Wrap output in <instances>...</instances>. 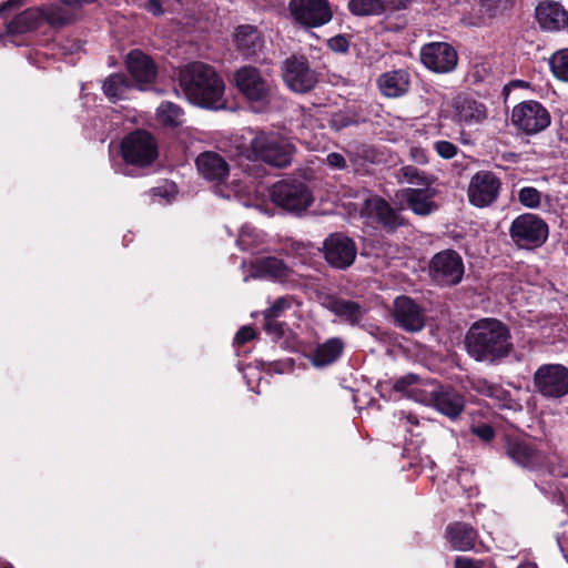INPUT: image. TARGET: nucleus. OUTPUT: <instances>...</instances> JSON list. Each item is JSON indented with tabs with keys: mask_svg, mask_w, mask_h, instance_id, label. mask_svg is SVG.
<instances>
[{
	"mask_svg": "<svg viewBox=\"0 0 568 568\" xmlns=\"http://www.w3.org/2000/svg\"><path fill=\"white\" fill-rule=\"evenodd\" d=\"M435 192L428 189H412L408 187L403 191V199L407 203V206L418 215H428L436 207L432 201Z\"/></svg>",
	"mask_w": 568,
	"mask_h": 568,
	"instance_id": "obj_30",
	"label": "nucleus"
},
{
	"mask_svg": "<svg viewBox=\"0 0 568 568\" xmlns=\"http://www.w3.org/2000/svg\"><path fill=\"white\" fill-rule=\"evenodd\" d=\"M234 43L244 57H252L263 49L264 38L256 27L242 24L235 29Z\"/></svg>",
	"mask_w": 568,
	"mask_h": 568,
	"instance_id": "obj_27",
	"label": "nucleus"
},
{
	"mask_svg": "<svg viewBox=\"0 0 568 568\" xmlns=\"http://www.w3.org/2000/svg\"><path fill=\"white\" fill-rule=\"evenodd\" d=\"M566 29L568 30V9L566 10Z\"/></svg>",
	"mask_w": 568,
	"mask_h": 568,
	"instance_id": "obj_59",
	"label": "nucleus"
},
{
	"mask_svg": "<svg viewBox=\"0 0 568 568\" xmlns=\"http://www.w3.org/2000/svg\"><path fill=\"white\" fill-rule=\"evenodd\" d=\"M428 382H419L418 376L415 374H408L399 377L393 385L394 390L406 395L414 399L413 390L415 387L424 386Z\"/></svg>",
	"mask_w": 568,
	"mask_h": 568,
	"instance_id": "obj_40",
	"label": "nucleus"
},
{
	"mask_svg": "<svg viewBox=\"0 0 568 568\" xmlns=\"http://www.w3.org/2000/svg\"><path fill=\"white\" fill-rule=\"evenodd\" d=\"M474 387L480 394H483L485 396H489V397L496 396L497 392H498V387L496 385L487 382L486 379H478L474 384Z\"/></svg>",
	"mask_w": 568,
	"mask_h": 568,
	"instance_id": "obj_48",
	"label": "nucleus"
},
{
	"mask_svg": "<svg viewBox=\"0 0 568 568\" xmlns=\"http://www.w3.org/2000/svg\"><path fill=\"white\" fill-rule=\"evenodd\" d=\"M408 420H409L410 423H413V424H417V423H418V422H417V419H416L415 417H410V416H408Z\"/></svg>",
	"mask_w": 568,
	"mask_h": 568,
	"instance_id": "obj_58",
	"label": "nucleus"
},
{
	"mask_svg": "<svg viewBox=\"0 0 568 568\" xmlns=\"http://www.w3.org/2000/svg\"><path fill=\"white\" fill-rule=\"evenodd\" d=\"M549 63L554 75L561 81L568 82V48L555 52Z\"/></svg>",
	"mask_w": 568,
	"mask_h": 568,
	"instance_id": "obj_39",
	"label": "nucleus"
},
{
	"mask_svg": "<svg viewBox=\"0 0 568 568\" xmlns=\"http://www.w3.org/2000/svg\"><path fill=\"white\" fill-rule=\"evenodd\" d=\"M255 337V332L250 326H243L235 335V343L243 345Z\"/></svg>",
	"mask_w": 568,
	"mask_h": 568,
	"instance_id": "obj_52",
	"label": "nucleus"
},
{
	"mask_svg": "<svg viewBox=\"0 0 568 568\" xmlns=\"http://www.w3.org/2000/svg\"><path fill=\"white\" fill-rule=\"evenodd\" d=\"M422 63L436 73H448L455 70L458 55L455 48L447 42H429L422 47Z\"/></svg>",
	"mask_w": 568,
	"mask_h": 568,
	"instance_id": "obj_16",
	"label": "nucleus"
},
{
	"mask_svg": "<svg viewBox=\"0 0 568 568\" xmlns=\"http://www.w3.org/2000/svg\"><path fill=\"white\" fill-rule=\"evenodd\" d=\"M348 162L346 153L332 152L326 156V164L333 170H346Z\"/></svg>",
	"mask_w": 568,
	"mask_h": 568,
	"instance_id": "obj_46",
	"label": "nucleus"
},
{
	"mask_svg": "<svg viewBox=\"0 0 568 568\" xmlns=\"http://www.w3.org/2000/svg\"><path fill=\"white\" fill-rule=\"evenodd\" d=\"M283 80L287 87L297 93L312 90L316 82V72L311 68L304 55H292L283 63Z\"/></svg>",
	"mask_w": 568,
	"mask_h": 568,
	"instance_id": "obj_14",
	"label": "nucleus"
},
{
	"mask_svg": "<svg viewBox=\"0 0 568 568\" xmlns=\"http://www.w3.org/2000/svg\"><path fill=\"white\" fill-rule=\"evenodd\" d=\"M347 8L356 16H373L385 12L383 0H349Z\"/></svg>",
	"mask_w": 568,
	"mask_h": 568,
	"instance_id": "obj_38",
	"label": "nucleus"
},
{
	"mask_svg": "<svg viewBox=\"0 0 568 568\" xmlns=\"http://www.w3.org/2000/svg\"><path fill=\"white\" fill-rule=\"evenodd\" d=\"M548 234L547 223L532 213L517 216L509 227L510 239L521 248L540 247L547 241Z\"/></svg>",
	"mask_w": 568,
	"mask_h": 568,
	"instance_id": "obj_7",
	"label": "nucleus"
},
{
	"mask_svg": "<svg viewBox=\"0 0 568 568\" xmlns=\"http://www.w3.org/2000/svg\"><path fill=\"white\" fill-rule=\"evenodd\" d=\"M433 148L436 151V153L438 154V156H440L442 159H445V160H450V159L455 158L458 153L457 145H455L450 141H446V140L435 141L433 144Z\"/></svg>",
	"mask_w": 568,
	"mask_h": 568,
	"instance_id": "obj_44",
	"label": "nucleus"
},
{
	"mask_svg": "<svg viewBox=\"0 0 568 568\" xmlns=\"http://www.w3.org/2000/svg\"><path fill=\"white\" fill-rule=\"evenodd\" d=\"M429 274L439 285L458 284L464 275L462 256L453 250H445L435 254L429 264Z\"/></svg>",
	"mask_w": 568,
	"mask_h": 568,
	"instance_id": "obj_12",
	"label": "nucleus"
},
{
	"mask_svg": "<svg viewBox=\"0 0 568 568\" xmlns=\"http://www.w3.org/2000/svg\"><path fill=\"white\" fill-rule=\"evenodd\" d=\"M327 47L336 53H346L349 49V40L346 36L337 34L327 41Z\"/></svg>",
	"mask_w": 568,
	"mask_h": 568,
	"instance_id": "obj_47",
	"label": "nucleus"
},
{
	"mask_svg": "<svg viewBox=\"0 0 568 568\" xmlns=\"http://www.w3.org/2000/svg\"><path fill=\"white\" fill-rule=\"evenodd\" d=\"M500 180L490 171H479L470 179L467 195L469 202L477 207L493 204L500 191Z\"/></svg>",
	"mask_w": 568,
	"mask_h": 568,
	"instance_id": "obj_17",
	"label": "nucleus"
},
{
	"mask_svg": "<svg viewBox=\"0 0 568 568\" xmlns=\"http://www.w3.org/2000/svg\"><path fill=\"white\" fill-rule=\"evenodd\" d=\"M272 201L290 212H302L313 203L308 186L298 180H282L271 189Z\"/></svg>",
	"mask_w": 568,
	"mask_h": 568,
	"instance_id": "obj_9",
	"label": "nucleus"
},
{
	"mask_svg": "<svg viewBox=\"0 0 568 568\" xmlns=\"http://www.w3.org/2000/svg\"><path fill=\"white\" fill-rule=\"evenodd\" d=\"M23 0H9L0 7V30L6 36L22 34L36 29L43 21L42 10L29 8L20 11Z\"/></svg>",
	"mask_w": 568,
	"mask_h": 568,
	"instance_id": "obj_6",
	"label": "nucleus"
},
{
	"mask_svg": "<svg viewBox=\"0 0 568 568\" xmlns=\"http://www.w3.org/2000/svg\"><path fill=\"white\" fill-rule=\"evenodd\" d=\"M473 434L483 439L484 442H489L495 436L494 428L488 424H481L478 426L471 427Z\"/></svg>",
	"mask_w": 568,
	"mask_h": 568,
	"instance_id": "obj_49",
	"label": "nucleus"
},
{
	"mask_svg": "<svg viewBox=\"0 0 568 568\" xmlns=\"http://www.w3.org/2000/svg\"><path fill=\"white\" fill-rule=\"evenodd\" d=\"M121 153L126 163L145 166L156 159L158 145L149 132L138 130L123 139Z\"/></svg>",
	"mask_w": 568,
	"mask_h": 568,
	"instance_id": "obj_10",
	"label": "nucleus"
},
{
	"mask_svg": "<svg viewBox=\"0 0 568 568\" xmlns=\"http://www.w3.org/2000/svg\"><path fill=\"white\" fill-rule=\"evenodd\" d=\"M446 537L455 550L467 551L474 548L478 534L466 523H454L446 529Z\"/></svg>",
	"mask_w": 568,
	"mask_h": 568,
	"instance_id": "obj_29",
	"label": "nucleus"
},
{
	"mask_svg": "<svg viewBox=\"0 0 568 568\" xmlns=\"http://www.w3.org/2000/svg\"><path fill=\"white\" fill-rule=\"evenodd\" d=\"M97 0H60L61 3L69 6L73 9V12L78 16L79 11L84 4L93 3Z\"/></svg>",
	"mask_w": 568,
	"mask_h": 568,
	"instance_id": "obj_56",
	"label": "nucleus"
},
{
	"mask_svg": "<svg viewBox=\"0 0 568 568\" xmlns=\"http://www.w3.org/2000/svg\"><path fill=\"white\" fill-rule=\"evenodd\" d=\"M511 121L526 134H536L550 124V114L537 101H525L513 109Z\"/></svg>",
	"mask_w": 568,
	"mask_h": 568,
	"instance_id": "obj_13",
	"label": "nucleus"
},
{
	"mask_svg": "<svg viewBox=\"0 0 568 568\" xmlns=\"http://www.w3.org/2000/svg\"><path fill=\"white\" fill-rule=\"evenodd\" d=\"M276 318L277 317H264V329L272 334L282 335V325Z\"/></svg>",
	"mask_w": 568,
	"mask_h": 568,
	"instance_id": "obj_54",
	"label": "nucleus"
},
{
	"mask_svg": "<svg viewBox=\"0 0 568 568\" xmlns=\"http://www.w3.org/2000/svg\"><path fill=\"white\" fill-rule=\"evenodd\" d=\"M539 27L547 31L566 29V10L559 2L544 0L535 9Z\"/></svg>",
	"mask_w": 568,
	"mask_h": 568,
	"instance_id": "obj_23",
	"label": "nucleus"
},
{
	"mask_svg": "<svg viewBox=\"0 0 568 568\" xmlns=\"http://www.w3.org/2000/svg\"><path fill=\"white\" fill-rule=\"evenodd\" d=\"M43 13V20L53 28H61L77 20L78 16L69 6H65L58 0L57 3L47 8Z\"/></svg>",
	"mask_w": 568,
	"mask_h": 568,
	"instance_id": "obj_33",
	"label": "nucleus"
},
{
	"mask_svg": "<svg viewBox=\"0 0 568 568\" xmlns=\"http://www.w3.org/2000/svg\"><path fill=\"white\" fill-rule=\"evenodd\" d=\"M256 237H257V234H255L254 229H252L250 226H244V227H242V230L240 232V235L237 239V244L241 247V250L251 251L256 245Z\"/></svg>",
	"mask_w": 568,
	"mask_h": 568,
	"instance_id": "obj_43",
	"label": "nucleus"
},
{
	"mask_svg": "<svg viewBox=\"0 0 568 568\" xmlns=\"http://www.w3.org/2000/svg\"><path fill=\"white\" fill-rule=\"evenodd\" d=\"M414 0H383L386 10L395 11L406 9Z\"/></svg>",
	"mask_w": 568,
	"mask_h": 568,
	"instance_id": "obj_53",
	"label": "nucleus"
},
{
	"mask_svg": "<svg viewBox=\"0 0 568 568\" xmlns=\"http://www.w3.org/2000/svg\"><path fill=\"white\" fill-rule=\"evenodd\" d=\"M199 173L207 181L222 183L230 172V166L224 158L215 152H203L196 158Z\"/></svg>",
	"mask_w": 568,
	"mask_h": 568,
	"instance_id": "obj_24",
	"label": "nucleus"
},
{
	"mask_svg": "<svg viewBox=\"0 0 568 568\" xmlns=\"http://www.w3.org/2000/svg\"><path fill=\"white\" fill-rule=\"evenodd\" d=\"M518 568H537V567L532 564H526V565H520Z\"/></svg>",
	"mask_w": 568,
	"mask_h": 568,
	"instance_id": "obj_57",
	"label": "nucleus"
},
{
	"mask_svg": "<svg viewBox=\"0 0 568 568\" xmlns=\"http://www.w3.org/2000/svg\"><path fill=\"white\" fill-rule=\"evenodd\" d=\"M288 10L293 19L306 28L322 27L333 18L328 0H291Z\"/></svg>",
	"mask_w": 568,
	"mask_h": 568,
	"instance_id": "obj_11",
	"label": "nucleus"
},
{
	"mask_svg": "<svg viewBox=\"0 0 568 568\" xmlns=\"http://www.w3.org/2000/svg\"><path fill=\"white\" fill-rule=\"evenodd\" d=\"M414 400L435 408L452 420L457 419L465 408L464 395L452 386L428 382L424 386L415 387Z\"/></svg>",
	"mask_w": 568,
	"mask_h": 568,
	"instance_id": "obj_4",
	"label": "nucleus"
},
{
	"mask_svg": "<svg viewBox=\"0 0 568 568\" xmlns=\"http://www.w3.org/2000/svg\"><path fill=\"white\" fill-rule=\"evenodd\" d=\"M399 183H408L417 186H423L428 189L436 182V176L433 174H428L425 171L414 166V165H404L399 169L398 174Z\"/></svg>",
	"mask_w": 568,
	"mask_h": 568,
	"instance_id": "obj_34",
	"label": "nucleus"
},
{
	"mask_svg": "<svg viewBox=\"0 0 568 568\" xmlns=\"http://www.w3.org/2000/svg\"><path fill=\"white\" fill-rule=\"evenodd\" d=\"M130 81L124 74H111L103 83V92L111 100L115 102L122 99L125 92L130 89Z\"/></svg>",
	"mask_w": 568,
	"mask_h": 568,
	"instance_id": "obj_35",
	"label": "nucleus"
},
{
	"mask_svg": "<svg viewBox=\"0 0 568 568\" xmlns=\"http://www.w3.org/2000/svg\"><path fill=\"white\" fill-rule=\"evenodd\" d=\"M160 190H161L160 187L154 189V194H160L161 195Z\"/></svg>",
	"mask_w": 568,
	"mask_h": 568,
	"instance_id": "obj_60",
	"label": "nucleus"
},
{
	"mask_svg": "<svg viewBox=\"0 0 568 568\" xmlns=\"http://www.w3.org/2000/svg\"><path fill=\"white\" fill-rule=\"evenodd\" d=\"M183 110L172 103V102H162L156 109V116L159 121L168 126H179L183 122Z\"/></svg>",
	"mask_w": 568,
	"mask_h": 568,
	"instance_id": "obj_37",
	"label": "nucleus"
},
{
	"mask_svg": "<svg viewBox=\"0 0 568 568\" xmlns=\"http://www.w3.org/2000/svg\"><path fill=\"white\" fill-rule=\"evenodd\" d=\"M506 454L514 463L529 470L541 469L547 459L532 442L519 438L507 440Z\"/></svg>",
	"mask_w": 568,
	"mask_h": 568,
	"instance_id": "obj_18",
	"label": "nucleus"
},
{
	"mask_svg": "<svg viewBox=\"0 0 568 568\" xmlns=\"http://www.w3.org/2000/svg\"><path fill=\"white\" fill-rule=\"evenodd\" d=\"M234 82L255 112L265 110L276 92L271 75L253 65H244L234 72Z\"/></svg>",
	"mask_w": 568,
	"mask_h": 568,
	"instance_id": "obj_3",
	"label": "nucleus"
},
{
	"mask_svg": "<svg viewBox=\"0 0 568 568\" xmlns=\"http://www.w3.org/2000/svg\"><path fill=\"white\" fill-rule=\"evenodd\" d=\"M252 267L253 276L275 281H285L292 273V270L282 260L274 256L256 258Z\"/></svg>",
	"mask_w": 568,
	"mask_h": 568,
	"instance_id": "obj_28",
	"label": "nucleus"
},
{
	"mask_svg": "<svg viewBox=\"0 0 568 568\" xmlns=\"http://www.w3.org/2000/svg\"><path fill=\"white\" fill-rule=\"evenodd\" d=\"M292 302L291 296L278 297L271 307L264 311V317H280L285 310L291 308Z\"/></svg>",
	"mask_w": 568,
	"mask_h": 568,
	"instance_id": "obj_42",
	"label": "nucleus"
},
{
	"mask_svg": "<svg viewBox=\"0 0 568 568\" xmlns=\"http://www.w3.org/2000/svg\"><path fill=\"white\" fill-rule=\"evenodd\" d=\"M455 568H481V565L478 560L465 556H458L455 559Z\"/></svg>",
	"mask_w": 568,
	"mask_h": 568,
	"instance_id": "obj_55",
	"label": "nucleus"
},
{
	"mask_svg": "<svg viewBox=\"0 0 568 568\" xmlns=\"http://www.w3.org/2000/svg\"><path fill=\"white\" fill-rule=\"evenodd\" d=\"M345 152L349 163L355 168V170H359L367 162H374L375 159V151L367 144L349 145Z\"/></svg>",
	"mask_w": 568,
	"mask_h": 568,
	"instance_id": "obj_36",
	"label": "nucleus"
},
{
	"mask_svg": "<svg viewBox=\"0 0 568 568\" xmlns=\"http://www.w3.org/2000/svg\"><path fill=\"white\" fill-rule=\"evenodd\" d=\"M364 213L387 230H395L403 224V219L390 204L379 196L365 201Z\"/></svg>",
	"mask_w": 568,
	"mask_h": 568,
	"instance_id": "obj_20",
	"label": "nucleus"
},
{
	"mask_svg": "<svg viewBox=\"0 0 568 568\" xmlns=\"http://www.w3.org/2000/svg\"><path fill=\"white\" fill-rule=\"evenodd\" d=\"M126 67L140 89H143V84L153 82L156 77L155 63L140 50H133L128 54Z\"/></svg>",
	"mask_w": 568,
	"mask_h": 568,
	"instance_id": "obj_22",
	"label": "nucleus"
},
{
	"mask_svg": "<svg viewBox=\"0 0 568 568\" xmlns=\"http://www.w3.org/2000/svg\"><path fill=\"white\" fill-rule=\"evenodd\" d=\"M409 158L413 162L419 165H425L428 163L427 152L420 146H412L409 150Z\"/></svg>",
	"mask_w": 568,
	"mask_h": 568,
	"instance_id": "obj_51",
	"label": "nucleus"
},
{
	"mask_svg": "<svg viewBox=\"0 0 568 568\" xmlns=\"http://www.w3.org/2000/svg\"><path fill=\"white\" fill-rule=\"evenodd\" d=\"M513 6L511 0H480V12L481 17L478 18H462L464 26H479L483 22V18L489 19L496 18L504 14Z\"/></svg>",
	"mask_w": 568,
	"mask_h": 568,
	"instance_id": "obj_32",
	"label": "nucleus"
},
{
	"mask_svg": "<svg viewBox=\"0 0 568 568\" xmlns=\"http://www.w3.org/2000/svg\"><path fill=\"white\" fill-rule=\"evenodd\" d=\"M510 338L505 324L495 318H484L470 326L465 344L468 354L475 361L497 364L511 353Z\"/></svg>",
	"mask_w": 568,
	"mask_h": 568,
	"instance_id": "obj_1",
	"label": "nucleus"
},
{
	"mask_svg": "<svg viewBox=\"0 0 568 568\" xmlns=\"http://www.w3.org/2000/svg\"><path fill=\"white\" fill-rule=\"evenodd\" d=\"M518 201L528 209H537L541 203V192L532 186L521 187L518 192Z\"/></svg>",
	"mask_w": 568,
	"mask_h": 568,
	"instance_id": "obj_41",
	"label": "nucleus"
},
{
	"mask_svg": "<svg viewBox=\"0 0 568 568\" xmlns=\"http://www.w3.org/2000/svg\"><path fill=\"white\" fill-rule=\"evenodd\" d=\"M410 85V74L405 69H397L382 73L377 78V87L381 93L390 99L405 95Z\"/></svg>",
	"mask_w": 568,
	"mask_h": 568,
	"instance_id": "obj_25",
	"label": "nucleus"
},
{
	"mask_svg": "<svg viewBox=\"0 0 568 568\" xmlns=\"http://www.w3.org/2000/svg\"><path fill=\"white\" fill-rule=\"evenodd\" d=\"M535 390L547 399H560L568 395V367L561 364H544L532 377Z\"/></svg>",
	"mask_w": 568,
	"mask_h": 568,
	"instance_id": "obj_8",
	"label": "nucleus"
},
{
	"mask_svg": "<svg viewBox=\"0 0 568 568\" xmlns=\"http://www.w3.org/2000/svg\"><path fill=\"white\" fill-rule=\"evenodd\" d=\"M251 151L256 160L285 168L292 162L294 146L276 132H258L251 140Z\"/></svg>",
	"mask_w": 568,
	"mask_h": 568,
	"instance_id": "obj_5",
	"label": "nucleus"
},
{
	"mask_svg": "<svg viewBox=\"0 0 568 568\" xmlns=\"http://www.w3.org/2000/svg\"><path fill=\"white\" fill-rule=\"evenodd\" d=\"M323 305L342 321L351 325L358 324L365 314V308L357 302L333 295L326 296L323 301Z\"/></svg>",
	"mask_w": 568,
	"mask_h": 568,
	"instance_id": "obj_26",
	"label": "nucleus"
},
{
	"mask_svg": "<svg viewBox=\"0 0 568 568\" xmlns=\"http://www.w3.org/2000/svg\"><path fill=\"white\" fill-rule=\"evenodd\" d=\"M179 84L187 100L196 105L219 109L223 105L224 82L214 68L192 62L179 71Z\"/></svg>",
	"mask_w": 568,
	"mask_h": 568,
	"instance_id": "obj_2",
	"label": "nucleus"
},
{
	"mask_svg": "<svg viewBox=\"0 0 568 568\" xmlns=\"http://www.w3.org/2000/svg\"><path fill=\"white\" fill-rule=\"evenodd\" d=\"M164 3V0H146L143 4V9L154 17H160L165 12Z\"/></svg>",
	"mask_w": 568,
	"mask_h": 568,
	"instance_id": "obj_50",
	"label": "nucleus"
},
{
	"mask_svg": "<svg viewBox=\"0 0 568 568\" xmlns=\"http://www.w3.org/2000/svg\"><path fill=\"white\" fill-rule=\"evenodd\" d=\"M344 349V342L339 337H332L317 345L311 355V361L316 367L327 366L337 361Z\"/></svg>",
	"mask_w": 568,
	"mask_h": 568,
	"instance_id": "obj_31",
	"label": "nucleus"
},
{
	"mask_svg": "<svg viewBox=\"0 0 568 568\" xmlns=\"http://www.w3.org/2000/svg\"><path fill=\"white\" fill-rule=\"evenodd\" d=\"M455 116L458 123L471 126L488 116L486 105L470 95H459L455 101Z\"/></svg>",
	"mask_w": 568,
	"mask_h": 568,
	"instance_id": "obj_21",
	"label": "nucleus"
},
{
	"mask_svg": "<svg viewBox=\"0 0 568 568\" xmlns=\"http://www.w3.org/2000/svg\"><path fill=\"white\" fill-rule=\"evenodd\" d=\"M323 251L326 262L338 270L349 267L357 255V246L353 239L341 232L333 233L325 239Z\"/></svg>",
	"mask_w": 568,
	"mask_h": 568,
	"instance_id": "obj_15",
	"label": "nucleus"
},
{
	"mask_svg": "<svg viewBox=\"0 0 568 568\" xmlns=\"http://www.w3.org/2000/svg\"><path fill=\"white\" fill-rule=\"evenodd\" d=\"M354 123L355 120L353 116L343 111L332 114L329 119V126L335 131H341L342 129L347 128Z\"/></svg>",
	"mask_w": 568,
	"mask_h": 568,
	"instance_id": "obj_45",
	"label": "nucleus"
},
{
	"mask_svg": "<svg viewBox=\"0 0 568 568\" xmlns=\"http://www.w3.org/2000/svg\"><path fill=\"white\" fill-rule=\"evenodd\" d=\"M393 316L397 326L406 332L416 333L424 328V310L410 297L398 296L394 301Z\"/></svg>",
	"mask_w": 568,
	"mask_h": 568,
	"instance_id": "obj_19",
	"label": "nucleus"
}]
</instances>
